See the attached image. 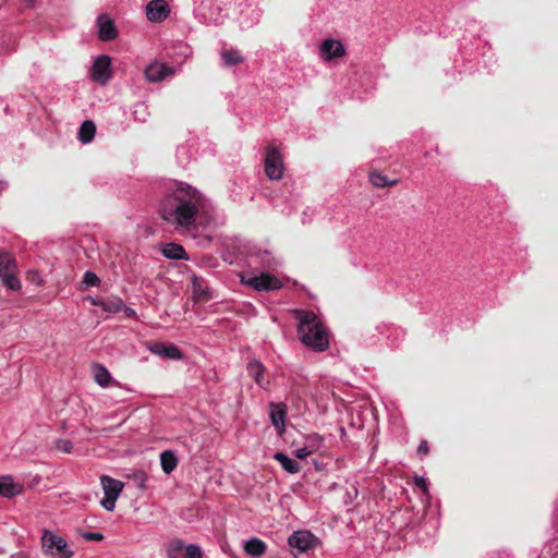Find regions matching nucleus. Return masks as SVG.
Here are the masks:
<instances>
[{
    "label": "nucleus",
    "instance_id": "nucleus-1",
    "mask_svg": "<svg viewBox=\"0 0 558 558\" xmlns=\"http://www.w3.org/2000/svg\"><path fill=\"white\" fill-rule=\"evenodd\" d=\"M210 201L198 190L186 183H179L160 204L161 218L177 227L190 228L204 225L210 217Z\"/></svg>",
    "mask_w": 558,
    "mask_h": 558
},
{
    "label": "nucleus",
    "instance_id": "nucleus-2",
    "mask_svg": "<svg viewBox=\"0 0 558 558\" xmlns=\"http://www.w3.org/2000/svg\"><path fill=\"white\" fill-rule=\"evenodd\" d=\"M298 319V337L308 349L324 352L329 348V335L318 316L312 311L293 310Z\"/></svg>",
    "mask_w": 558,
    "mask_h": 558
},
{
    "label": "nucleus",
    "instance_id": "nucleus-3",
    "mask_svg": "<svg viewBox=\"0 0 558 558\" xmlns=\"http://www.w3.org/2000/svg\"><path fill=\"white\" fill-rule=\"evenodd\" d=\"M16 274L17 264L14 256L9 251L0 248V279L7 289L21 290L22 284Z\"/></svg>",
    "mask_w": 558,
    "mask_h": 558
},
{
    "label": "nucleus",
    "instance_id": "nucleus-4",
    "mask_svg": "<svg viewBox=\"0 0 558 558\" xmlns=\"http://www.w3.org/2000/svg\"><path fill=\"white\" fill-rule=\"evenodd\" d=\"M41 548L44 554L57 558H71L74 555L66 541L49 530L43 532Z\"/></svg>",
    "mask_w": 558,
    "mask_h": 558
},
{
    "label": "nucleus",
    "instance_id": "nucleus-5",
    "mask_svg": "<svg viewBox=\"0 0 558 558\" xmlns=\"http://www.w3.org/2000/svg\"><path fill=\"white\" fill-rule=\"evenodd\" d=\"M241 282L256 291H274L282 287L281 280L269 272L241 276Z\"/></svg>",
    "mask_w": 558,
    "mask_h": 558
},
{
    "label": "nucleus",
    "instance_id": "nucleus-6",
    "mask_svg": "<svg viewBox=\"0 0 558 558\" xmlns=\"http://www.w3.org/2000/svg\"><path fill=\"white\" fill-rule=\"evenodd\" d=\"M265 172L268 179L278 181L282 179L284 173L283 157L278 147L269 145L266 148Z\"/></svg>",
    "mask_w": 558,
    "mask_h": 558
},
{
    "label": "nucleus",
    "instance_id": "nucleus-7",
    "mask_svg": "<svg viewBox=\"0 0 558 558\" xmlns=\"http://www.w3.org/2000/svg\"><path fill=\"white\" fill-rule=\"evenodd\" d=\"M168 558H201L202 551L197 545H185L181 539H173L167 546Z\"/></svg>",
    "mask_w": 558,
    "mask_h": 558
},
{
    "label": "nucleus",
    "instance_id": "nucleus-8",
    "mask_svg": "<svg viewBox=\"0 0 558 558\" xmlns=\"http://www.w3.org/2000/svg\"><path fill=\"white\" fill-rule=\"evenodd\" d=\"M111 77V60L108 56H98L92 68L90 78L101 85H105Z\"/></svg>",
    "mask_w": 558,
    "mask_h": 558
},
{
    "label": "nucleus",
    "instance_id": "nucleus-9",
    "mask_svg": "<svg viewBox=\"0 0 558 558\" xmlns=\"http://www.w3.org/2000/svg\"><path fill=\"white\" fill-rule=\"evenodd\" d=\"M317 537L310 531H296L289 538L288 544L291 548L298 549L300 553H306L316 547Z\"/></svg>",
    "mask_w": 558,
    "mask_h": 558
},
{
    "label": "nucleus",
    "instance_id": "nucleus-10",
    "mask_svg": "<svg viewBox=\"0 0 558 558\" xmlns=\"http://www.w3.org/2000/svg\"><path fill=\"white\" fill-rule=\"evenodd\" d=\"M173 68L158 61L149 63L144 71L146 80L150 83L161 82L166 77L173 75Z\"/></svg>",
    "mask_w": 558,
    "mask_h": 558
},
{
    "label": "nucleus",
    "instance_id": "nucleus-11",
    "mask_svg": "<svg viewBox=\"0 0 558 558\" xmlns=\"http://www.w3.org/2000/svg\"><path fill=\"white\" fill-rule=\"evenodd\" d=\"M170 13V8L166 0H151L146 5L147 19L151 22H162Z\"/></svg>",
    "mask_w": 558,
    "mask_h": 558
},
{
    "label": "nucleus",
    "instance_id": "nucleus-12",
    "mask_svg": "<svg viewBox=\"0 0 558 558\" xmlns=\"http://www.w3.org/2000/svg\"><path fill=\"white\" fill-rule=\"evenodd\" d=\"M320 53L325 61L341 58L345 54V48L340 40L328 38L320 46Z\"/></svg>",
    "mask_w": 558,
    "mask_h": 558
},
{
    "label": "nucleus",
    "instance_id": "nucleus-13",
    "mask_svg": "<svg viewBox=\"0 0 558 558\" xmlns=\"http://www.w3.org/2000/svg\"><path fill=\"white\" fill-rule=\"evenodd\" d=\"M270 420L271 423L279 435H282L286 429V417H287V407L284 403H270Z\"/></svg>",
    "mask_w": 558,
    "mask_h": 558
},
{
    "label": "nucleus",
    "instance_id": "nucleus-14",
    "mask_svg": "<svg viewBox=\"0 0 558 558\" xmlns=\"http://www.w3.org/2000/svg\"><path fill=\"white\" fill-rule=\"evenodd\" d=\"M23 488V485L14 482L11 475L0 476V496L12 498L22 494Z\"/></svg>",
    "mask_w": 558,
    "mask_h": 558
},
{
    "label": "nucleus",
    "instance_id": "nucleus-15",
    "mask_svg": "<svg viewBox=\"0 0 558 558\" xmlns=\"http://www.w3.org/2000/svg\"><path fill=\"white\" fill-rule=\"evenodd\" d=\"M92 304L102 308L105 312L110 314L119 313L124 307V302L119 296L92 299Z\"/></svg>",
    "mask_w": 558,
    "mask_h": 558
},
{
    "label": "nucleus",
    "instance_id": "nucleus-16",
    "mask_svg": "<svg viewBox=\"0 0 558 558\" xmlns=\"http://www.w3.org/2000/svg\"><path fill=\"white\" fill-rule=\"evenodd\" d=\"M98 34L101 40L108 41L117 37L118 32L114 23L107 15H100L97 20Z\"/></svg>",
    "mask_w": 558,
    "mask_h": 558
},
{
    "label": "nucleus",
    "instance_id": "nucleus-17",
    "mask_svg": "<svg viewBox=\"0 0 558 558\" xmlns=\"http://www.w3.org/2000/svg\"><path fill=\"white\" fill-rule=\"evenodd\" d=\"M246 369L248 375L260 388L267 389L269 383L268 380L265 379V367L262 364V362H259L256 359H253L247 363Z\"/></svg>",
    "mask_w": 558,
    "mask_h": 558
},
{
    "label": "nucleus",
    "instance_id": "nucleus-18",
    "mask_svg": "<svg viewBox=\"0 0 558 558\" xmlns=\"http://www.w3.org/2000/svg\"><path fill=\"white\" fill-rule=\"evenodd\" d=\"M149 351L163 359H182V353L180 349L174 344L165 345L163 343H155L149 347Z\"/></svg>",
    "mask_w": 558,
    "mask_h": 558
},
{
    "label": "nucleus",
    "instance_id": "nucleus-19",
    "mask_svg": "<svg viewBox=\"0 0 558 558\" xmlns=\"http://www.w3.org/2000/svg\"><path fill=\"white\" fill-rule=\"evenodd\" d=\"M100 483L104 489V494L109 497L117 498L123 490V483L119 480H114L108 475H102L100 477Z\"/></svg>",
    "mask_w": 558,
    "mask_h": 558
},
{
    "label": "nucleus",
    "instance_id": "nucleus-20",
    "mask_svg": "<svg viewBox=\"0 0 558 558\" xmlns=\"http://www.w3.org/2000/svg\"><path fill=\"white\" fill-rule=\"evenodd\" d=\"M243 549L246 555L258 558L266 553L267 545L263 539L258 537H251L244 543Z\"/></svg>",
    "mask_w": 558,
    "mask_h": 558
},
{
    "label": "nucleus",
    "instance_id": "nucleus-21",
    "mask_svg": "<svg viewBox=\"0 0 558 558\" xmlns=\"http://www.w3.org/2000/svg\"><path fill=\"white\" fill-rule=\"evenodd\" d=\"M93 375L95 381L102 388L108 387L110 384L119 385L116 380H113L109 371L101 364H95L93 366Z\"/></svg>",
    "mask_w": 558,
    "mask_h": 558
},
{
    "label": "nucleus",
    "instance_id": "nucleus-22",
    "mask_svg": "<svg viewBox=\"0 0 558 558\" xmlns=\"http://www.w3.org/2000/svg\"><path fill=\"white\" fill-rule=\"evenodd\" d=\"M162 255L168 259L181 260L189 259L185 250L182 245L177 243H168L161 248Z\"/></svg>",
    "mask_w": 558,
    "mask_h": 558
},
{
    "label": "nucleus",
    "instance_id": "nucleus-23",
    "mask_svg": "<svg viewBox=\"0 0 558 558\" xmlns=\"http://www.w3.org/2000/svg\"><path fill=\"white\" fill-rule=\"evenodd\" d=\"M192 290L193 295L198 301H208L211 299V294L207 286L204 284V280L197 276L192 278Z\"/></svg>",
    "mask_w": 558,
    "mask_h": 558
},
{
    "label": "nucleus",
    "instance_id": "nucleus-24",
    "mask_svg": "<svg viewBox=\"0 0 558 558\" xmlns=\"http://www.w3.org/2000/svg\"><path fill=\"white\" fill-rule=\"evenodd\" d=\"M274 459L281 465V468L290 474L300 472V464L292 458L283 452H276Z\"/></svg>",
    "mask_w": 558,
    "mask_h": 558
},
{
    "label": "nucleus",
    "instance_id": "nucleus-25",
    "mask_svg": "<svg viewBox=\"0 0 558 558\" xmlns=\"http://www.w3.org/2000/svg\"><path fill=\"white\" fill-rule=\"evenodd\" d=\"M161 469L166 474H170L178 465V458L171 450H166L160 454Z\"/></svg>",
    "mask_w": 558,
    "mask_h": 558
},
{
    "label": "nucleus",
    "instance_id": "nucleus-26",
    "mask_svg": "<svg viewBox=\"0 0 558 558\" xmlns=\"http://www.w3.org/2000/svg\"><path fill=\"white\" fill-rule=\"evenodd\" d=\"M96 133V126L93 121H84L81 124L80 131H78V140L84 143L88 144L93 141Z\"/></svg>",
    "mask_w": 558,
    "mask_h": 558
},
{
    "label": "nucleus",
    "instance_id": "nucleus-27",
    "mask_svg": "<svg viewBox=\"0 0 558 558\" xmlns=\"http://www.w3.org/2000/svg\"><path fill=\"white\" fill-rule=\"evenodd\" d=\"M221 58L227 66L236 65L244 61V57L236 49L223 50Z\"/></svg>",
    "mask_w": 558,
    "mask_h": 558
},
{
    "label": "nucleus",
    "instance_id": "nucleus-28",
    "mask_svg": "<svg viewBox=\"0 0 558 558\" xmlns=\"http://www.w3.org/2000/svg\"><path fill=\"white\" fill-rule=\"evenodd\" d=\"M369 181L375 187L391 186L397 183V180H388V178L379 172H372L369 174Z\"/></svg>",
    "mask_w": 558,
    "mask_h": 558
},
{
    "label": "nucleus",
    "instance_id": "nucleus-29",
    "mask_svg": "<svg viewBox=\"0 0 558 558\" xmlns=\"http://www.w3.org/2000/svg\"><path fill=\"white\" fill-rule=\"evenodd\" d=\"M100 282V279L98 278V276L92 271H86L84 274V278H83V283L86 286V287H96L98 286Z\"/></svg>",
    "mask_w": 558,
    "mask_h": 558
},
{
    "label": "nucleus",
    "instance_id": "nucleus-30",
    "mask_svg": "<svg viewBox=\"0 0 558 558\" xmlns=\"http://www.w3.org/2000/svg\"><path fill=\"white\" fill-rule=\"evenodd\" d=\"M56 448L64 453H70L73 449V444L69 439L60 438L56 441Z\"/></svg>",
    "mask_w": 558,
    "mask_h": 558
},
{
    "label": "nucleus",
    "instance_id": "nucleus-31",
    "mask_svg": "<svg viewBox=\"0 0 558 558\" xmlns=\"http://www.w3.org/2000/svg\"><path fill=\"white\" fill-rule=\"evenodd\" d=\"M322 438L318 435L306 437L305 447H313V453L320 447Z\"/></svg>",
    "mask_w": 558,
    "mask_h": 558
},
{
    "label": "nucleus",
    "instance_id": "nucleus-32",
    "mask_svg": "<svg viewBox=\"0 0 558 558\" xmlns=\"http://www.w3.org/2000/svg\"><path fill=\"white\" fill-rule=\"evenodd\" d=\"M311 454H313V447H302V448H299L294 451V456L298 458V459H305L307 457H310Z\"/></svg>",
    "mask_w": 558,
    "mask_h": 558
},
{
    "label": "nucleus",
    "instance_id": "nucleus-33",
    "mask_svg": "<svg viewBox=\"0 0 558 558\" xmlns=\"http://www.w3.org/2000/svg\"><path fill=\"white\" fill-rule=\"evenodd\" d=\"M116 501H117V498H113V497H109V496H106L102 498L101 500V506L108 510V511H113L114 510V507H116Z\"/></svg>",
    "mask_w": 558,
    "mask_h": 558
},
{
    "label": "nucleus",
    "instance_id": "nucleus-34",
    "mask_svg": "<svg viewBox=\"0 0 558 558\" xmlns=\"http://www.w3.org/2000/svg\"><path fill=\"white\" fill-rule=\"evenodd\" d=\"M82 537L86 541H95V542H100L104 539V534L99 533V532H84L82 534Z\"/></svg>",
    "mask_w": 558,
    "mask_h": 558
},
{
    "label": "nucleus",
    "instance_id": "nucleus-35",
    "mask_svg": "<svg viewBox=\"0 0 558 558\" xmlns=\"http://www.w3.org/2000/svg\"><path fill=\"white\" fill-rule=\"evenodd\" d=\"M415 485L423 492V493H427L428 490V486H427V482L424 477H416L415 478Z\"/></svg>",
    "mask_w": 558,
    "mask_h": 558
},
{
    "label": "nucleus",
    "instance_id": "nucleus-36",
    "mask_svg": "<svg viewBox=\"0 0 558 558\" xmlns=\"http://www.w3.org/2000/svg\"><path fill=\"white\" fill-rule=\"evenodd\" d=\"M121 312H123L125 317H129V318H136L137 317L136 316V312L132 307L126 306L125 304H124V307L122 308Z\"/></svg>",
    "mask_w": 558,
    "mask_h": 558
},
{
    "label": "nucleus",
    "instance_id": "nucleus-37",
    "mask_svg": "<svg viewBox=\"0 0 558 558\" xmlns=\"http://www.w3.org/2000/svg\"><path fill=\"white\" fill-rule=\"evenodd\" d=\"M417 452L420 454H426L428 452V444L426 440H422L418 445Z\"/></svg>",
    "mask_w": 558,
    "mask_h": 558
},
{
    "label": "nucleus",
    "instance_id": "nucleus-38",
    "mask_svg": "<svg viewBox=\"0 0 558 558\" xmlns=\"http://www.w3.org/2000/svg\"><path fill=\"white\" fill-rule=\"evenodd\" d=\"M357 488L355 486H352V492H348V497L352 500L353 498L357 497Z\"/></svg>",
    "mask_w": 558,
    "mask_h": 558
}]
</instances>
